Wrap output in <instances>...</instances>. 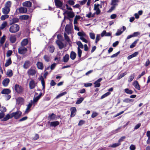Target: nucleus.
Here are the masks:
<instances>
[{"mask_svg": "<svg viewBox=\"0 0 150 150\" xmlns=\"http://www.w3.org/2000/svg\"><path fill=\"white\" fill-rule=\"evenodd\" d=\"M20 29L19 25L16 24H14L10 26L9 31L11 33H16Z\"/></svg>", "mask_w": 150, "mask_h": 150, "instance_id": "nucleus-1", "label": "nucleus"}, {"mask_svg": "<svg viewBox=\"0 0 150 150\" xmlns=\"http://www.w3.org/2000/svg\"><path fill=\"white\" fill-rule=\"evenodd\" d=\"M37 71L36 69L34 67H31L27 71V74L28 76L35 75Z\"/></svg>", "mask_w": 150, "mask_h": 150, "instance_id": "nucleus-2", "label": "nucleus"}, {"mask_svg": "<svg viewBox=\"0 0 150 150\" xmlns=\"http://www.w3.org/2000/svg\"><path fill=\"white\" fill-rule=\"evenodd\" d=\"M22 112L20 110H17L15 112H13L11 114V117H14L15 119L19 118L21 116Z\"/></svg>", "mask_w": 150, "mask_h": 150, "instance_id": "nucleus-3", "label": "nucleus"}, {"mask_svg": "<svg viewBox=\"0 0 150 150\" xmlns=\"http://www.w3.org/2000/svg\"><path fill=\"white\" fill-rule=\"evenodd\" d=\"M14 89L16 92L18 93H21L23 92V88L19 84H16L14 86Z\"/></svg>", "mask_w": 150, "mask_h": 150, "instance_id": "nucleus-4", "label": "nucleus"}, {"mask_svg": "<svg viewBox=\"0 0 150 150\" xmlns=\"http://www.w3.org/2000/svg\"><path fill=\"white\" fill-rule=\"evenodd\" d=\"M27 51L28 50L27 48L21 46H20L18 49V53L21 54H25Z\"/></svg>", "mask_w": 150, "mask_h": 150, "instance_id": "nucleus-5", "label": "nucleus"}, {"mask_svg": "<svg viewBox=\"0 0 150 150\" xmlns=\"http://www.w3.org/2000/svg\"><path fill=\"white\" fill-rule=\"evenodd\" d=\"M36 83L35 81L33 80H31L29 83V88L31 89L34 88L36 86Z\"/></svg>", "mask_w": 150, "mask_h": 150, "instance_id": "nucleus-6", "label": "nucleus"}, {"mask_svg": "<svg viewBox=\"0 0 150 150\" xmlns=\"http://www.w3.org/2000/svg\"><path fill=\"white\" fill-rule=\"evenodd\" d=\"M54 2L57 8L62 7L63 3L59 0H55Z\"/></svg>", "mask_w": 150, "mask_h": 150, "instance_id": "nucleus-7", "label": "nucleus"}, {"mask_svg": "<svg viewBox=\"0 0 150 150\" xmlns=\"http://www.w3.org/2000/svg\"><path fill=\"white\" fill-rule=\"evenodd\" d=\"M71 115V117H74L75 115V112L76 111V109L75 107H71L70 109Z\"/></svg>", "mask_w": 150, "mask_h": 150, "instance_id": "nucleus-8", "label": "nucleus"}, {"mask_svg": "<svg viewBox=\"0 0 150 150\" xmlns=\"http://www.w3.org/2000/svg\"><path fill=\"white\" fill-rule=\"evenodd\" d=\"M19 21V19L18 18H13L12 19L10 20L9 24L12 25L16 23H18Z\"/></svg>", "mask_w": 150, "mask_h": 150, "instance_id": "nucleus-9", "label": "nucleus"}, {"mask_svg": "<svg viewBox=\"0 0 150 150\" xmlns=\"http://www.w3.org/2000/svg\"><path fill=\"white\" fill-rule=\"evenodd\" d=\"M43 94H43L41 92L39 95L35 98H34L33 101V103H35L37 102L38 100L40 98L41 96L43 95Z\"/></svg>", "mask_w": 150, "mask_h": 150, "instance_id": "nucleus-10", "label": "nucleus"}, {"mask_svg": "<svg viewBox=\"0 0 150 150\" xmlns=\"http://www.w3.org/2000/svg\"><path fill=\"white\" fill-rule=\"evenodd\" d=\"M65 13L67 14L68 16L70 18H72L75 16L74 13L73 12L68 11H66L64 12V14Z\"/></svg>", "mask_w": 150, "mask_h": 150, "instance_id": "nucleus-11", "label": "nucleus"}, {"mask_svg": "<svg viewBox=\"0 0 150 150\" xmlns=\"http://www.w3.org/2000/svg\"><path fill=\"white\" fill-rule=\"evenodd\" d=\"M23 6L30 7L32 6V3L30 1H26L23 3Z\"/></svg>", "mask_w": 150, "mask_h": 150, "instance_id": "nucleus-12", "label": "nucleus"}, {"mask_svg": "<svg viewBox=\"0 0 150 150\" xmlns=\"http://www.w3.org/2000/svg\"><path fill=\"white\" fill-rule=\"evenodd\" d=\"M10 11V8H8L4 7L2 9L3 13L4 14L7 15L8 14Z\"/></svg>", "mask_w": 150, "mask_h": 150, "instance_id": "nucleus-13", "label": "nucleus"}, {"mask_svg": "<svg viewBox=\"0 0 150 150\" xmlns=\"http://www.w3.org/2000/svg\"><path fill=\"white\" fill-rule=\"evenodd\" d=\"M133 85L134 86L135 88L137 90H140V86L137 81H134L133 83Z\"/></svg>", "mask_w": 150, "mask_h": 150, "instance_id": "nucleus-14", "label": "nucleus"}, {"mask_svg": "<svg viewBox=\"0 0 150 150\" xmlns=\"http://www.w3.org/2000/svg\"><path fill=\"white\" fill-rule=\"evenodd\" d=\"M10 82V79L8 78H6L3 80L2 84L4 87L7 86Z\"/></svg>", "mask_w": 150, "mask_h": 150, "instance_id": "nucleus-15", "label": "nucleus"}, {"mask_svg": "<svg viewBox=\"0 0 150 150\" xmlns=\"http://www.w3.org/2000/svg\"><path fill=\"white\" fill-rule=\"evenodd\" d=\"M11 93L10 89L8 88H4L1 91V93L4 94H9Z\"/></svg>", "mask_w": 150, "mask_h": 150, "instance_id": "nucleus-16", "label": "nucleus"}, {"mask_svg": "<svg viewBox=\"0 0 150 150\" xmlns=\"http://www.w3.org/2000/svg\"><path fill=\"white\" fill-rule=\"evenodd\" d=\"M30 65V62L29 60L26 61L23 65V67L25 69H28Z\"/></svg>", "mask_w": 150, "mask_h": 150, "instance_id": "nucleus-17", "label": "nucleus"}, {"mask_svg": "<svg viewBox=\"0 0 150 150\" xmlns=\"http://www.w3.org/2000/svg\"><path fill=\"white\" fill-rule=\"evenodd\" d=\"M69 59V55L68 54H66L63 57V59L62 60V61L64 63L67 62Z\"/></svg>", "mask_w": 150, "mask_h": 150, "instance_id": "nucleus-18", "label": "nucleus"}, {"mask_svg": "<svg viewBox=\"0 0 150 150\" xmlns=\"http://www.w3.org/2000/svg\"><path fill=\"white\" fill-rule=\"evenodd\" d=\"M37 68L38 69L42 70L44 68V66L42 62H38L36 64Z\"/></svg>", "mask_w": 150, "mask_h": 150, "instance_id": "nucleus-19", "label": "nucleus"}, {"mask_svg": "<svg viewBox=\"0 0 150 150\" xmlns=\"http://www.w3.org/2000/svg\"><path fill=\"white\" fill-rule=\"evenodd\" d=\"M28 39H24L22 40L21 42V46L25 47L28 44Z\"/></svg>", "mask_w": 150, "mask_h": 150, "instance_id": "nucleus-20", "label": "nucleus"}, {"mask_svg": "<svg viewBox=\"0 0 150 150\" xmlns=\"http://www.w3.org/2000/svg\"><path fill=\"white\" fill-rule=\"evenodd\" d=\"M19 12L20 13H24L27 12V8L23 7H21L18 9Z\"/></svg>", "mask_w": 150, "mask_h": 150, "instance_id": "nucleus-21", "label": "nucleus"}, {"mask_svg": "<svg viewBox=\"0 0 150 150\" xmlns=\"http://www.w3.org/2000/svg\"><path fill=\"white\" fill-rule=\"evenodd\" d=\"M138 54H139V52H134V53H133L132 54L129 55L127 57V59L128 60H129L134 57H136Z\"/></svg>", "mask_w": 150, "mask_h": 150, "instance_id": "nucleus-22", "label": "nucleus"}, {"mask_svg": "<svg viewBox=\"0 0 150 150\" xmlns=\"http://www.w3.org/2000/svg\"><path fill=\"white\" fill-rule=\"evenodd\" d=\"M76 53L74 51H72L70 54V57L73 60H74L76 58Z\"/></svg>", "mask_w": 150, "mask_h": 150, "instance_id": "nucleus-23", "label": "nucleus"}, {"mask_svg": "<svg viewBox=\"0 0 150 150\" xmlns=\"http://www.w3.org/2000/svg\"><path fill=\"white\" fill-rule=\"evenodd\" d=\"M16 40V38L15 35H11L10 38V42L12 43H14Z\"/></svg>", "mask_w": 150, "mask_h": 150, "instance_id": "nucleus-24", "label": "nucleus"}, {"mask_svg": "<svg viewBox=\"0 0 150 150\" xmlns=\"http://www.w3.org/2000/svg\"><path fill=\"white\" fill-rule=\"evenodd\" d=\"M65 30L66 32L67 33V34H69L71 33V28L69 25H66L65 28Z\"/></svg>", "mask_w": 150, "mask_h": 150, "instance_id": "nucleus-25", "label": "nucleus"}, {"mask_svg": "<svg viewBox=\"0 0 150 150\" xmlns=\"http://www.w3.org/2000/svg\"><path fill=\"white\" fill-rule=\"evenodd\" d=\"M29 18V16L28 15H23L20 16L19 19L21 20H27Z\"/></svg>", "mask_w": 150, "mask_h": 150, "instance_id": "nucleus-26", "label": "nucleus"}, {"mask_svg": "<svg viewBox=\"0 0 150 150\" xmlns=\"http://www.w3.org/2000/svg\"><path fill=\"white\" fill-rule=\"evenodd\" d=\"M32 103H29L28 105L27 108L25 111V113L28 114L29 111H30V109L32 106Z\"/></svg>", "mask_w": 150, "mask_h": 150, "instance_id": "nucleus-27", "label": "nucleus"}, {"mask_svg": "<svg viewBox=\"0 0 150 150\" xmlns=\"http://www.w3.org/2000/svg\"><path fill=\"white\" fill-rule=\"evenodd\" d=\"M59 122L58 121L51 122H50V126L52 127H55L59 125Z\"/></svg>", "mask_w": 150, "mask_h": 150, "instance_id": "nucleus-28", "label": "nucleus"}, {"mask_svg": "<svg viewBox=\"0 0 150 150\" xmlns=\"http://www.w3.org/2000/svg\"><path fill=\"white\" fill-rule=\"evenodd\" d=\"M40 79L41 81V83L42 86V89L44 91L45 88V83L44 80V79L42 76H41L40 78Z\"/></svg>", "mask_w": 150, "mask_h": 150, "instance_id": "nucleus-29", "label": "nucleus"}, {"mask_svg": "<svg viewBox=\"0 0 150 150\" xmlns=\"http://www.w3.org/2000/svg\"><path fill=\"white\" fill-rule=\"evenodd\" d=\"M56 42L60 49H62L63 48L64 46V44L61 41L57 40Z\"/></svg>", "mask_w": 150, "mask_h": 150, "instance_id": "nucleus-30", "label": "nucleus"}, {"mask_svg": "<svg viewBox=\"0 0 150 150\" xmlns=\"http://www.w3.org/2000/svg\"><path fill=\"white\" fill-rule=\"evenodd\" d=\"M56 117V115L54 113H52V114L49 115L48 117V119L51 120L54 119Z\"/></svg>", "mask_w": 150, "mask_h": 150, "instance_id": "nucleus-31", "label": "nucleus"}, {"mask_svg": "<svg viewBox=\"0 0 150 150\" xmlns=\"http://www.w3.org/2000/svg\"><path fill=\"white\" fill-rule=\"evenodd\" d=\"M11 117V114L10 115L9 114H7L2 120V121H6L10 118H12Z\"/></svg>", "mask_w": 150, "mask_h": 150, "instance_id": "nucleus-32", "label": "nucleus"}, {"mask_svg": "<svg viewBox=\"0 0 150 150\" xmlns=\"http://www.w3.org/2000/svg\"><path fill=\"white\" fill-rule=\"evenodd\" d=\"M12 63V61L11 58H9L6 60V62L5 64V66L7 67L10 65Z\"/></svg>", "mask_w": 150, "mask_h": 150, "instance_id": "nucleus-33", "label": "nucleus"}, {"mask_svg": "<svg viewBox=\"0 0 150 150\" xmlns=\"http://www.w3.org/2000/svg\"><path fill=\"white\" fill-rule=\"evenodd\" d=\"M76 44L78 45L77 49L79 48V49H83V45L80 41H78L76 42Z\"/></svg>", "mask_w": 150, "mask_h": 150, "instance_id": "nucleus-34", "label": "nucleus"}, {"mask_svg": "<svg viewBox=\"0 0 150 150\" xmlns=\"http://www.w3.org/2000/svg\"><path fill=\"white\" fill-rule=\"evenodd\" d=\"M6 75L9 77L12 76L13 75V73L11 70H8L7 72Z\"/></svg>", "mask_w": 150, "mask_h": 150, "instance_id": "nucleus-35", "label": "nucleus"}, {"mask_svg": "<svg viewBox=\"0 0 150 150\" xmlns=\"http://www.w3.org/2000/svg\"><path fill=\"white\" fill-rule=\"evenodd\" d=\"M111 5H117V3L119 2V0H111Z\"/></svg>", "mask_w": 150, "mask_h": 150, "instance_id": "nucleus-36", "label": "nucleus"}, {"mask_svg": "<svg viewBox=\"0 0 150 150\" xmlns=\"http://www.w3.org/2000/svg\"><path fill=\"white\" fill-rule=\"evenodd\" d=\"M11 4V2L10 1H7L5 4V6L8 8H10Z\"/></svg>", "mask_w": 150, "mask_h": 150, "instance_id": "nucleus-37", "label": "nucleus"}, {"mask_svg": "<svg viewBox=\"0 0 150 150\" xmlns=\"http://www.w3.org/2000/svg\"><path fill=\"white\" fill-rule=\"evenodd\" d=\"M125 91L126 93L129 94H131L133 93V91L132 90H129L127 88L125 89Z\"/></svg>", "mask_w": 150, "mask_h": 150, "instance_id": "nucleus-38", "label": "nucleus"}, {"mask_svg": "<svg viewBox=\"0 0 150 150\" xmlns=\"http://www.w3.org/2000/svg\"><path fill=\"white\" fill-rule=\"evenodd\" d=\"M77 35L81 37H83V36L86 37V34L83 32H79L78 33Z\"/></svg>", "mask_w": 150, "mask_h": 150, "instance_id": "nucleus-39", "label": "nucleus"}, {"mask_svg": "<svg viewBox=\"0 0 150 150\" xmlns=\"http://www.w3.org/2000/svg\"><path fill=\"white\" fill-rule=\"evenodd\" d=\"M84 100V98L83 97H80L79 98L76 103V104H79L81 103Z\"/></svg>", "mask_w": 150, "mask_h": 150, "instance_id": "nucleus-40", "label": "nucleus"}, {"mask_svg": "<svg viewBox=\"0 0 150 150\" xmlns=\"http://www.w3.org/2000/svg\"><path fill=\"white\" fill-rule=\"evenodd\" d=\"M64 36L65 40L68 42H70V40L69 37L67 35L66 33H64Z\"/></svg>", "mask_w": 150, "mask_h": 150, "instance_id": "nucleus-41", "label": "nucleus"}, {"mask_svg": "<svg viewBox=\"0 0 150 150\" xmlns=\"http://www.w3.org/2000/svg\"><path fill=\"white\" fill-rule=\"evenodd\" d=\"M80 18V16L79 15H76L74 20V24H76L77 23V20Z\"/></svg>", "mask_w": 150, "mask_h": 150, "instance_id": "nucleus-42", "label": "nucleus"}, {"mask_svg": "<svg viewBox=\"0 0 150 150\" xmlns=\"http://www.w3.org/2000/svg\"><path fill=\"white\" fill-rule=\"evenodd\" d=\"M7 22L6 21H4L1 24L0 27V29L2 30L4 29L7 25Z\"/></svg>", "mask_w": 150, "mask_h": 150, "instance_id": "nucleus-43", "label": "nucleus"}, {"mask_svg": "<svg viewBox=\"0 0 150 150\" xmlns=\"http://www.w3.org/2000/svg\"><path fill=\"white\" fill-rule=\"evenodd\" d=\"M6 37V36L4 35H3L2 37L1 38L0 40V43L2 45L4 42Z\"/></svg>", "mask_w": 150, "mask_h": 150, "instance_id": "nucleus-44", "label": "nucleus"}, {"mask_svg": "<svg viewBox=\"0 0 150 150\" xmlns=\"http://www.w3.org/2000/svg\"><path fill=\"white\" fill-rule=\"evenodd\" d=\"M133 101L134 100L133 99L127 98L124 99L123 101L124 103H128L133 102Z\"/></svg>", "mask_w": 150, "mask_h": 150, "instance_id": "nucleus-45", "label": "nucleus"}, {"mask_svg": "<svg viewBox=\"0 0 150 150\" xmlns=\"http://www.w3.org/2000/svg\"><path fill=\"white\" fill-rule=\"evenodd\" d=\"M9 16L8 15L5 14V15H2L0 19L2 21H4L6 19L8 18Z\"/></svg>", "mask_w": 150, "mask_h": 150, "instance_id": "nucleus-46", "label": "nucleus"}, {"mask_svg": "<svg viewBox=\"0 0 150 150\" xmlns=\"http://www.w3.org/2000/svg\"><path fill=\"white\" fill-rule=\"evenodd\" d=\"M138 40L137 39L135 40L130 46V47L131 48H134L136 46Z\"/></svg>", "mask_w": 150, "mask_h": 150, "instance_id": "nucleus-47", "label": "nucleus"}, {"mask_svg": "<svg viewBox=\"0 0 150 150\" xmlns=\"http://www.w3.org/2000/svg\"><path fill=\"white\" fill-rule=\"evenodd\" d=\"M67 93L66 92H63L62 93H61L58 95L55 98V99H57L58 98H59L61 97L64 95H65L67 94Z\"/></svg>", "mask_w": 150, "mask_h": 150, "instance_id": "nucleus-48", "label": "nucleus"}, {"mask_svg": "<svg viewBox=\"0 0 150 150\" xmlns=\"http://www.w3.org/2000/svg\"><path fill=\"white\" fill-rule=\"evenodd\" d=\"M127 73L126 72H125L121 74H120L117 77V79L119 80L121 78L124 77L125 75L127 74Z\"/></svg>", "mask_w": 150, "mask_h": 150, "instance_id": "nucleus-49", "label": "nucleus"}, {"mask_svg": "<svg viewBox=\"0 0 150 150\" xmlns=\"http://www.w3.org/2000/svg\"><path fill=\"white\" fill-rule=\"evenodd\" d=\"M78 50V57H79V59H80L81 56V54L82 53V51L80 49H79V48Z\"/></svg>", "mask_w": 150, "mask_h": 150, "instance_id": "nucleus-50", "label": "nucleus"}, {"mask_svg": "<svg viewBox=\"0 0 150 150\" xmlns=\"http://www.w3.org/2000/svg\"><path fill=\"white\" fill-rule=\"evenodd\" d=\"M110 94V93L108 92L103 95L101 97V99H103L106 97L109 96Z\"/></svg>", "mask_w": 150, "mask_h": 150, "instance_id": "nucleus-51", "label": "nucleus"}, {"mask_svg": "<svg viewBox=\"0 0 150 150\" xmlns=\"http://www.w3.org/2000/svg\"><path fill=\"white\" fill-rule=\"evenodd\" d=\"M43 58L45 61L46 62H48L50 60V57L47 55H45Z\"/></svg>", "mask_w": 150, "mask_h": 150, "instance_id": "nucleus-52", "label": "nucleus"}, {"mask_svg": "<svg viewBox=\"0 0 150 150\" xmlns=\"http://www.w3.org/2000/svg\"><path fill=\"white\" fill-rule=\"evenodd\" d=\"M89 36L90 38L93 40L95 39V34L93 33H89Z\"/></svg>", "mask_w": 150, "mask_h": 150, "instance_id": "nucleus-53", "label": "nucleus"}, {"mask_svg": "<svg viewBox=\"0 0 150 150\" xmlns=\"http://www.w3.org/2000/svg\"><path fill=\"white\" fill-rule=\"evenodd\" d=\"M39 138V135L37 134H35L34 137L32 138V140H33L35 141L38 139Z\"/></svg>", "mask_w": 150, "mask_h": 150, "instance_id": "nucleus-54", "label": "nucleus"}, {"mask_svg": "<svg viewBox=\"0 0 150 150\" xmlns=\"http://www.w3.org/2000/svg\"><path fill=\"white\" fill-rule=\"evenodd\" d=\"M134 74L131 75H130L129 77V79H128V81L129 82H131L132 81L133 79H134Z\"/></svg>", "mask_w": 150, "mask_h": 150, "instance_id": "nucleus-55", "label": "nucleus"}, {"mask_svg": "<svg viewBox=\"0 0 150 150\" xmlns=\"http://www.w3.org/2000/svg\"><path fill=\"white\" fill-rule=\"evenodd\" d=\"M54 47L53 46H50L49 48V51L51 53H52L54 52Z\"/></svg>", "mask_w": 150, "mask_h": 150, "instance_id": "nucleus-56", "label": "nucleus"}, {"mask_svg": "<svg viewBox=\"0 0 150 150\" xmlns=\"http://www.w3.org/2000/svg\"><path fill=\"white\" fill-rule=\"evenodd\" d=\"M120 53V51H119L118 52H117L115 54H114L113 55H112L111 56H110V57L111 58H114L115 57H117L118 55Z\"/></svg>", "mask_w": 150, "mask_h": 150, "instance_id": "nucleus-57", "label": "nucleus"}, {"mask_svg": "<svg viewBox=\"0 0 150 150\" xmlns=\"http://www.w3.org/2000/svg\"><path fill=\"white\" fill-rule=\"evenodd\" d=\"M12 51L11 50H9L7 51L6 53V57H8L11 56L12 54Z\"/></svg>", "mask_w": 150, "mask_h": 150, "instance_id": "nucleus-58", "label": "nucleus"}, {"mask_svg": "<svg viewBox=\"0 0 150 150\" xmlns=\"http://www.w3.org/2000/svg\"><path fill=\"white\" fill-rule=\"evenodd\" d=\"M100 35L97 34L96 35V38L95 40V43H97L100 40Z\"/></svg>", "mask_w": 150, "mask_h": 150, "instance_id": "nucleus-59", "label": "nucleus"}, {"mask_svg": "<svg viewBox=\"0 0 150 150\" xmlns=\"http://www.w3.org/2000/svg\"><path fill=\"white\" fill-rule=\"evenodd\" d=\"M120 144L119 143H114L111 145V147L113 148L119 146Z\"/></svg>", "mask_w": 150, "mask_h": 150, "instance_id": "nucleus-60", "label": "nucleus"}, {"mask_svg": "<svg viewBox=\"0 0 150 150\" xmlns=\"http://www.w3.org/2000/svg\"><path fill=\"white\" fill-rule=\"evenodd\" d=\"M80 39L83 42H84L86 43H87L88 42V40L83 37H80Z\"/></svg>", "mask_w": 150, "mask_h": 150, "instance_id": "nucleus-61", "label": "nucleus"}, {"mask_svg": "<svg viewBox=\"0 0 150 150\" xmlns=\"http://www.w3.org/2000/svg\"><path fill=\"white\" fill-rule=\"evenodd\" d=\"M94 84L95 85L94 87L95 88L99 87L100 86V83L96 82V81L94 82Z\"/></svg>", "mask_w": 150, "mask_h": 150, "instance_id": "nucleus-62", "label": "nucleus"}, {"mask_svg": "<svg viewBox=\"0 0 150 150\" xmlns=\"http://www.w3.org/2000/svg\"><path fill=\"white\" fill-rule=\"evenodd\" d=\"M28 117L27 116H25V117H22L21 119H20L19 120V122L23 121L26 120H27L28 119Z\"/></svg>", "mask_w": 150, "mask_h": 150, "instance_id": "nucleus-63", "label": "nucleus"}, {"mask_svg": "<svg viewBox=\"0 0 150 150\" xmlns=\"http://www.w3.org/2000/svg\"><path fill=\"white\" fill-rule=\"evenodd\" d=\"M6 107L4 106H2L0 110V111L4 113V112H6Z\"/></svg>", "mask_w": 150, "mask_h": 150, "instance_id": "nucleus-64", "label": "nucleus"}]
</instances>
